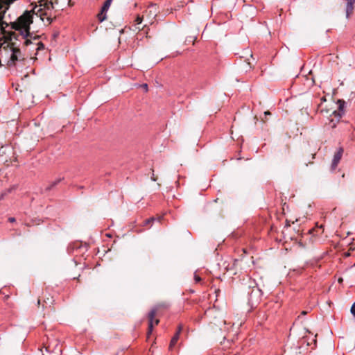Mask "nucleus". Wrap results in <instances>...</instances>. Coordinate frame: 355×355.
<instances>
[{"label":"nucleus","instance_id":"dca6fc26","mask_svg":"<svg viewBox=\"0 0 355 355\" xmlns=\"http://www.w3.org/2000/svg\"><path fill=\"white\" fill-rule=\"evenodd\" d=\"M61 180H62V179H60V178L55 180L54 182L51 183L48 187H46L45 190L46 191H51L53 187H55L57 184H58Z\"/></svg>","mask_w":355,"mask_h":355},{"label":"nucleus","instance_id":"7ed1b4c3","mask_svg":"<svg viewBox=\"0 0 355 355\" xmlns=\"http://www.w3.org/2000/svg\"><path fill=\"white\" fill-rule=\"evenodd\" d=\"M10 26V23L8 24L3 19L0 22V35H2L1 38L4 40L5 42H10L12 38L17 39V35L13 31H8L6 30V28Z\"/></svg>","mask_w":355,"mask_h":355},{"label":"nucleus","instance_id":"4468645a","mask_svg":"<svg viewBox=\"0 0 355 355\" xmlns=\"http://www.w3.org/2000/svg\"><path fill=\"white\" fill-rule=\"evenodd\" d=\"M180 335L178 334H175V335L173 336L170 345H169V349L171 350L174 345L177 343L178 339H179Z\"/></svg>","mask_w":355,"mask_h":355},{"label":"nucleus","instance_id":"b1692460","mask_svg":"<svg viewBox=\"0 0 355 355\" xmlns=\"http://www.w3.org/2000/svg\"><path fill=\"white\" fill-rule=\"evenodd\" d=\"M194 279L196 283L200 282L202 280L201 278L197 275H195Z\"/></svg>","mask_w":355,"mask_h":355},{"label":"nucleus","instance_id":"473e14b6","mask_svg":"<svg viewBox=\"0 0 355 355\" xmlns=\"http://www.w3.org/2000/svg\"><path fill=\"white\" fill-rule=\"evenodd\" d=\"M192 38H193L192 37H188V38L187 39V40H186V41H187V42H191V39H192Z\"/></svg>","mask_w":355,"mask_h":355},{"label":"nucleus","instance_id":"c85d7f7f","mask_svg":"<svg viewBox=\"0 0 355 355\" xmlns=\"http://www.w3.org/2000/svg\"><path fill=\"white\" fill-rule=\"evenodd\" d=\"M9 222L14 223L15 221V218L14 217H10L8 218Z\"/></svg>","mask_w":355,"mask_h":355},{"label":"nucleus","instance_id":"aec40b11","mask_svg":"<svg viewBox=\"0 0 355 355\" xmlns=\"http://www.w3.org/2000/svg\"><path fill=\"white\" fill-rule=\"evenodd\" d=\"M152 170V176H151V180L153 181V182H155L157 181V178L156 176H155V174H154V170L153 169H151Z\"/></svg>","mask_w":355,"mask_h":355},{"label":"nucleus","instance_id":"20e7f679","mask_svg":"<svg viewBox=\"0 0 355 355\" xmlns=\"http://www.w3.org/2000/svg\"><path fill=\"white\" fill-rule=\"evenodd\" d=\"M156 313H157V309H154L151 310L148 314L149 322H148V333H147L148 337L150 335V334L153 331L154 324L155 325H157L159 322V320L158 319H155L154 320Z\"/></svg>","mask_w":355,"mask_h":355},{"label":"nucleus","instance_id":"39448f33","mask_svg":"<svg viewBox=\"0 0 355 355\" xmlns=\"http://www.w3.org/2000/svg\"><path fill=\"white\" fill-rule=\"evenodd\" d=\"M337 104L338 105V110H335L333 112V115L335 116V118L339 120L344 114V107L345 105V101L343 100H338L337 101Z\"/></svg>","mask_w":355,"mask_h":355},{"label":"nucleus","instance_id":"9d476101","mask_svg":"<svg viewBox=\"0 0 355 355\" xmlns=\"http://www.w3.org/2000/svg\"><path fill=\"white\" fill-rule=\"evenodd\" d=\"M158 9V6L156 3H150L148 7L147 10L148 12V15L150 17L155 18L159 13Z\"/></svg>","mask_w":355,"mask_h":355},{"label":"nucleus","instance_id":"5701e85b","mask_svg":"<svg viewBox=\"0 0 355 355\" xmlns=\"http://www.w3.org/2000/svg\"><path fill=\"white\" fill-rule=\"evenodd\" d=\"M241 261H242V260L235 259V260H234V264H233V265H234V266L235 268H236V267L239 266V263H240Z\"/></svg>","mask_w":355,"mask_h":355},{"label":"nucleus","instance_id":"a211bd4d","mask_svg":"<svg viewBox=\"0 0 355 355\" xmlns=\"http://www.w3.org/2000/svg\"><path fill=\"white\" fill-rule=\"evenodd\" d=\"M29 37H31V35L29 37H24L26 39L25 42H24V44L26 46H28L29 44H31L32 43L31 39H29Z\"/></svg>","mask_w":355,"mask_h":355},{"label":"nucleus","instance_id":"7c9ffc66","mask_svg":"<svg viewBox=\"0 0 355 355\" xmlns=\"http://www.w3.org/2000/svg\"><path fill=\"white\" fill-rule=\"evenodd\" d=\"M264 115L265 116L270 115V112L269 111H266V112H264Z\"/></svg>","mask_w":355,"mask_h":355},{"label":"nucleus","instance_id":"2eb2a0df","mask_svg":"<svg viewBox=\"0 0 355 355\" xmlns=\"http://www.w3.org/2000/svg\"><path fill=\"white\" fill-rule=\"evenodd\" d=\"M52 304H53L52 297H46V300H44L42 307H43V309L46 308L48 306L51 308Z\"/></svg>","mask_w":355,"mask_h":355},{"label":"nucleus","instance_id":"393cba45","mask_svg":"<svg viewBox=\"0 0 355 355\" xmlns=\"http://www.w3.org/2000/svg\"><path fill=\"white\" fill-rule=\"evenodd\" d=\"M182 330V326L181 324H180L178 326V331H176V334L180 335L181 334Z\"/></svg>","mask_w":355,"mask_h":355},{"label":"nucleus","instance_id":"ea45409f","mask_svg":"<svg viewBox=\"0 0 355 355\" xmlns=\"http://www.w3.org/2000/svg\"><path fill=\"white\" fill-rule=\"evenodd\" d=\"M3 39L1 37H0V41H1Z\"/></svg>","mask_w":355,"mask_h":355},{"label":"nucleus","instance_id":"f257e3e1","mask_svg":"<svg viewBox=\"0 0 355 355\" xmlns=\"http://www.w3.org/2000/svg\"><path fill=\"white\" fill-rule=\"evenodd\" d=\"M33 23L32 11L26 10L17 17L16 21L10 22V27L17 31H19L24 37L31 35V25Z\"/></svg>","mask_w":355,"mask_h":355},{"label":"nucleus","instance_id":"a19ab883","mask_svg":"<svg viewBox=\"0 0 355 355\" xmlns=\"http://www.w3.org/2000/svg\"><path fill=\"white\" fill-rule=\"evenodd\" d=\"M53 1H55V0H53Z\"/></svg>","mask_w":355,"mask_h":355},{"label":"nucleus","instance_id":"a878e982","mask_svg":"<svg viewBox=\"0 0 355 355\" xmlns=\"http://www.w3.org/2000/svg\"><path fill=\"white\" fill-rule=\"evenodd\" d=\"M5 15V12H0V22L1 21V19H3Z\"/></svg>","mask_w":355,"mask_h":355},{"label":"nucleus","instance_id":"4c0bfd02","mask_svg":"<svg viewBox=\"0 0 355 355\" xmlns=\"http://www.w3.org/2000/svg\"><path fill=\"white\" fill-rule=\"evenodd\" d=\"M195 40H196V37L193 39V40L192 41V44H194V42H195Z\"/></svg>","mask_w":355,"mask_h":355},{"label":"nucleus","instance_id":"412c9836","mask_svg":"<svg viewBox=\"0 0 355 355\" xmlns=\"http://www.w3.org/2000/svg\"><path fill=\"white\" fill-rule=\"evenodd\" d=\"M351 313L355 317V302L353 304V305L351 307Z\"/></svg>","mask_w":355,"mask_h":355},{"label":"nucleus","instance_id":"f3484780","mask_svg":"<svg viewBox=\"0 0 355 355\" xmlns=\"http://www.w3.org/2000/svg\"><path fill=\"white\" fill-rule=\"evenodd\" d=\"M143 21V17H140V16H137L136 19H135V25H139Z\"/></svg>","mask_w":355,"mask_h":355},{"label":"nucleus","instance_id":"c756f323","mask_svg":"<svg viewBox=\"0 0 355 355\" xmlns=\"http://www.w3.org/2000/svg\"><path fill=\"white\" fill-rule=\"evenodd\" d=\"M46 19H47L49 24H51L53 21V19L50 17H47Z\"/></svg>","mask_w":355,"mask_h":355},{"label":"nucleus","instance_id":"1a4fd4ad","mask_svg":"<svg viewBox=\"0 0 355 355\" xmlns=\"http://www.w3.org/2000/svg\"><path fill=\"white\" fill-rule=\"evenodd\" d=\"M31 11L33 15H36L39 16L42 21H44V17L47 16V12L44 10V8L40 6H35Z\"/></svg>","mask_w":355,"mask_h":355},{"label":"nucleus","instance_id":"c9c22d12","mask_svg":"<svg viewBox=\"0 0 355 355\" xmlns=\"http://www.w3.org/2000/svg\"><path fill=\"white\" fill-rule=\"evenodd\" d=\"M144 89H147V85L146 84L144 85Z\"/></svg>","mask_w":355,"mask_h":355},{"label":"nucleus","instance_id":"cd10ccee","mask_svg":"<svg viewBox=\"0 0 355 355\" xmlns=\"http://www.w3.org/2000/svg\"><path fill=\"white\" fill-rule=\"evenodd\" d=\"M163 12H164V15H167L169 12H172V9L171 10V11H169L168 9H166V10H164Z\"/></svg>","mask_w":355,"mask_h":355},{"label":"nucleus","instance_id":"423d86ee","mask_svg":"<svg viewBox=\"0 0 355 355\" xmlns=\"http://www.w3.org/2000/svg\"><path fill=\"white\" fill-rule=\"evenodd\" d=\"M343 153V148H339L338 151L334 154V159L332 160V163H331V168L332 170H334L337 167L338 163L340 162V161L341 159Z\"/></svg>","mask_w":355,"mask_h":355},{"label":"nucleus","instance_id":"bb28decb","mask_svg":"<svg viewBox=\"0 0 355 355\" xmlns=\"http://www.w3.org/2000/svg\"><path fill=\"white\" fill-rule=\"evenodd\" d=\"M254 292L259 293L261 292V291L259 288H256L255 289L254 288L252 289V293Z\"/></svg>","mask_w":355,"mask_h":355},{"label":"nucleus","instance_id":"58836bf2","mask_svg":"<svg viewBox=\"0 0 355 355\" xmlns=\"http://www.w3.org/2000/svg\"><path fill=\"white\" fill-rule=\"evenodd\" d=\"M8 297H9V296L7 295V296L5 297V299L7 300Z\"/></svg>","mask_w":355,"mask_h":355},{"label":"nucleus","instance_id":"9b49d317","mask_svg":"<svg viewBox=\"0 0 355 355\" xmlns=\"http://www.w3.org/2000/svg\"><path fill=\"white\" fill-rule=\"evenodd\" d=\"M346 1V17L349 18V16L353 13L355 0H344Z\"/></svg>","mask_w":355,"mask_h":355},{"label":"nucleus","instance_id":"ddd939ff","mask_svg":"<svg viewBox=\"0 0 355 355\" xmlns=\"http://www.w3.org/2000/svg\"><path fill=\"white\" fill-rule=\"evenodd\" d=\"M18 53H20V49L18 48H13L12 53L10 57V60L12 62H15V61L18 60V57H17Z\"/></svg>","mask_w":355,"mask_h":355},{"label":"nucleus","instance_id":"e433bc0d","mask_svg":"<svg viewBox=\"0 0 355 355\" xmlns=\"http://www.w3.org/2000/svg\"><path fill=\"white\" fill-rule=\"evenodd\" d=\"M338 282H343V279L342 278H339Z\"/></svg>","mask_w":355,"mask_h":355},{"label":"nucleus","instance_id":"6ab92c4d","mask_svg":"<svg viewBox=\"0 0 355 355\" xmlns=\"http://www.w3.org/2000/svg\"><path fill=\"white\" fill-rule=\"evenodd\" d=\"M37 45H38L37 50H42V49H44V45L43 44L42 42H38Z\"/></svg>","mask_w":355,"mask_h":355},{"label":"nucleus","instance_id":"0eeeda50","mask_svg":"<svg viewBox=\"0 0 355 355\" xmlns=\"http://www.w3.org/2000/svg\"><path fill=\"white\" fill-rule=\"evenodd\" d=\"M58 0H39L38 3H40V7H43L44 10H50L53 9L54 6L58 4Z\"/></svg>","mask_w":355,"mask_h":355},{"label":"nucleus","instance_id":"f704fd0d","mask_svg":"<svg viewBox=\"0 0 355 355\" xmlns=\"http://www.w3.org/2000/svg\"><path fill=\"white\" fill-rule=\"evenodd\" d=\"M144 89H147V85L146 84L144 85Z\"/></svg>","mask_w":355,"mask_h":355},{"label":"nucleus","instance_id":"6e6552de","mask_svg":"<svg viewBox=\"0 0 355 355\" xmlns=\"http://www.w3.org/2000/svg\"><path fill=\"white\" fill-rule=\"evenodd\" d=\"M112 0H107L103 6L101 8V12L98 14V18L100 21H103L106 19L105 12L107 11L109 7L110 6L111 2Z\"/></svg>","mask_w":355,"mask_h":355},{"label":"nucleus","instance_id":"f03ea898","mask_svg":"<svg viewBox=\"0 0 355 355\" xmlns=\"http://www.w3.org/2000/svg\"><path fill=\"white\" fill-rule=\"evenodd\" d=\"M226 320L222 318H214L207 327V332L216 340H225L226 336L224 334L228 329L226 327Z\"/></svg>","mask_w":355,"mask_h":355},{"label":"nucleus","instance_id":"2f4dec72","mask_svg":"<svg viewBox=\"0 0 355 355\" xmlns=\"http://www.w3.org/2000/svg\"><path fill=\"white\" fill-rule=\"evenodd\" d=\"M306 314H307V311H303L301 312V315H305Z\"/></svg>","mask_w":355,"mask_h":355},{"label":"nucleus","instance_id":"72a5a7b5","mask_svg":"<svg viewBox=\"0 0 355 355\" xmlns=\"http://www.w3.org/2000/svg\"><path fill=\"white\" fill-rule=\"evenodd\" d=\"M40 303H41V300H40V299H38V300H37V304H38V306H40Z\"/></svg>","mask_w":355,"mask_h":355},{"label":"nucleus","instance_id":"f8f14e48","mask_svg":"<svg viewBox=\"0 0 355 355\" xmlns=\"http://www.w3.org/2000/svg\"><path fill=\"white\" fill-rule=\"evenodd\" d=\"M15 0H0V10L3 9L2 12H6L8 10L11 3H12Z\"/></svg>","mask_w":355,"mask_h":355},{"label":"nucleus","instance_id":"4be33fe9","mask_svg":"<svg viewBox=\"0 0 355 355\" xmlns=\"http://www.w3.org/2000/svg\"><path fill=\"white\" fill-rule=\"evenodd\" d=\"M155 220L154 218H150L145 220V225H148Z\"/></svg>","mask_w":355,"mask_h":355}]
</instances>
